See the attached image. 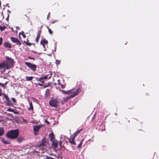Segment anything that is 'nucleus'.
<instances>
[{
    "mask_svg": "<svg viewBox=\"0 0 159 159\" xmlns=\"http://www.w3.org/2000/svg\"><path fill=\"white\" fill-rule=\"evenodd\" d=\"M84 141V139H83V140H82L81 142V143L78 145V148H80L81 146H82V142Z\"/></svg>",
    "mask_w": 159,
    "mask_h": 159,
    "instance_id": "obj_25",
    "label": "nucleus"
},
{
    "mask_svg": "<svg viewBox=\"0 0 159 159\" xmlns=\"http://www.w3.org/2000/svg\"><path fill=\"white\" fill-rule=\"evenodd\" d=\"M59 100L57 98H51L49 101L50 105L52 107H57L59 105Z\"/></svg>",
    "mask_w": 159,
    "mask_h": 159,
    "instance_id": "obj_4",
    "label": "nucleus"
},
{
    "mask_svg": "<svg viewBox=\"0 0 159 159\" xmlns=\"http://www.w3.org/2000/svg\"><path fill=\"white\" fill-rule=\"evenodd\" d=\"M48 19V17H47V19Z\"/></svg>",
    "mask_w": 159,
    "mask_h": 159,
    "instance_id": "obj_45",
    "label": "nucleus"
},
{
    "mask_svg": "<svg viewBox=\"0 0 159 159\" xmlns=\"http://www.w3.org/2000/svg\"><path fill=\"white\" fill-rule=\"evenodd\" d=\"M28 110L29 111L33 110V107L31 102L30 103V107L28 108Z\"/></svg>",
    "mask_w": 159,
    "mask_h": 159,
    "instance_id": "obj_18",
    "label": "nucleus"
},
{
    "mask_svg": "<svg viewBox=\"0 0 159 159\" xmlns=\"http://www.w3.org/2000/svg\"><path fill=\"white\" fill-rule=\"evenodd\" d=\"M25 64L31 70H36V66L32 63L29 62H25Z\"/></svg>",
    "mask_w": 159,
    "mask_h": 159,
    "instance_id": "obj_6",
    "label": "nucleus"
},
{
    "mask_svg": "<svg viewBox=\"0 0 159 159\" xmlns=\"http://www.w3.org/2000/svg\"><path fill=\"white\" fill-rule=\"evenodd\" d=\"M21 34L23 38H25L26 37V35L24 34V33L23 31H22L21 32H20L19 33V35L20 36V34Z\"/></svg>",
    "mask_w": 159,
    "mask_h": 159,
    "instance_id": "obj_22",
    "label": "nucleus"
},
{
    "mask_svg": "<svg viewBox=\"0 0 159 159\" xmlns=\"http://www.w3.org/2000/svg\"><path fill=\"white\" fill-rule=\"evenodd\" d=\"M33 78V76H27L26 80L28 81H30L32 80Z\"/></svg>",
    "mask_w": 159,
    "mask_h": 159,
    "instance_id": "obj_19",
    "label": "nucleus"
},
{
    "mask_svg": "<svg viewBox=\"0 0 159 159\" xmlns=\"http://www.w3.org/2000/svg\"><path fill=\"white\" fill-rule=\"evenodd\" d=\"M1 141L5 144H9L10 143V141L8 139H6L3 138H0Z\"/></svg>",
    "mask_w": 159,
    "mask_h": 159,
    "instance_id": "obj_10",
    "label": "nucleus"
},
{
    "mask_svg": "<svg viewBox=\"0 0 159 159\" xmlns=\"http://www.w3.org/2000/svg\"><path fill=\"white\" fill-rule=\"evenodd\" d=\"M48 31H49V33L50 34H52V31L49 28H48Z\"/></svg>",
    "mask_w": 159,
    "mask_h": 159,
    "instance_id": "obj_31",
    "label": "nucleus"
},
{
    "mask_svg": "<svg viewBox=\"0 0 159 159\" xmlns=\"http://www.w3.org/2000/svg\"><path fill=\"white\" fill-rule=\"evenodd\" d=\"M36 80L38 81H40L41 82V80H42V77H40V78H37V79H36Z\"/></svg>",
    "mask_w": 159,
    "mask_h": 159,
    "instance_id": "obj_27",
    "label": "nucleus"
},
{
    "mask_svg": "<svg viewBox=\"0 0 159 159\" xmlns=\"http://www.w3.org/2000/svg\"><path fill=\"white\" fill-rule=\"evenodd\" d=\"M4 131L2 128H0V136H1L3 134Z\"/></svg>",
    "mask_w": 159,
    "mask_h": 159,
    "instance_id": "obj_20",
    "label": "nucleus"
},
{
    "mask_svg": "<svg viewBox=\"0 0 159 159\" xmlns=\"http://www.w3.org/2000/svg\"><path fill=\"white\" fill-rule=\"evenodd\" d=\"M52 76V74H50L44 76L42 77V80L46 79H49Z\"/></svg>",
    "mask_w": 159,
    "mask_h": 159,
    "instance_id": "obj_14",
    "label": "nucleus"
},
{
    "mask_svg": "<svg viewBox=\"0 0 159 159\" xmlns=\"http://www.w3.org/2000/svg\"><path fill=\"white\" fill-rule=\"evenodd\" d=\"M4 98L6 99H7L8 98V96L6 95V94H4Z\"/></svg>",
    "mask_w": 159,
    "mask_h": 159,
    "instance_id": "obj_34",
    "label": "nucleus"
},
{
    "mask_svg": "<svg viewBox=\"0 0 159 159\" xmlns=\"http://www.w3.org/2000/svg\"><path fill=\"white\" fill-rule=\"evenodd\" d=\"M8 115H10V116H11V115H10V114H8Z\"/></svg>",
    "mask_w": 159,
    "mask_h": 159,
    "instance_id": "obj_47",
    "label": "nucleus"
},
{
    "mask_svg": "<svg viewBox=\"0 0 159 159\" xmlns=\"http://www.w3.org/2000/svg\"><path fill=\"white\" fill-rule=\"evenodd\" d=\"M60 91L63 94H68V91H65L63 90H60Z\"/></svg>",
    "mask_w": 159,
    "mask_h": 159,
    "instance_id": "obj_24",
    "label": "nucleus"
},
{
    "mask_svg": "<svg viewBox=\"0 0 159 159\" xmlns=\"http://www.w3.org/2000/svg\"><path fill=\"white\" fill-rule=\"evenodd\" d=\"M48 19V17H47V19Z\"/></svg>",
    "mask_w": 159,
    "mask_h": 159,
    "instance_id": "obj_46",
    "label": "nucleus"
},
{
    "mask_svg": "<svg viewBox=\"0 0 159 159\" xmlns=\"http://www.w3.org/2000/svg\"><path fill=\"white\" fill-rule=\"evenodd\" d=\"M40 33H41V31H39L38 33V34H37V36L36 37V41L37 42H38L39 39L40 37Z\"/></svg>",
    "mask_w": 159,
    "mask_h": 159,
    "instance_id": "obj_15",
    "label": "nucleus"
},
{
    "mask_svg": "<svg viewBox=\"0 0 159 159\" xmlns=\"http://www.w3.org/2000/svg\"><path fill=\"white\" fill-rule=\"evenodd\" d=\"M81 91L80 89V88H78L75 92L74 91L73 89H71V90L68 91V94H72L70 95V96H68L66 98V99L65 101L67 100L68 99L73 98L77 95L78 93L80 92Z\"/></svg>",
    "mask_w": 159,
    "mask_h": 159,
    "instance_id": "obj_3",
    "label": "nucleus"
},
{
    "mask_svg": "<svg viewBox=\"0 0 159 159\" xmlns=\"http://www.w3.org/2000/svg\"><path fill=\"white\" fill-rule=\"evenodd\" d=\"M75 137L74 136L71 135L69 139V141L71 144L75 145L76 143L74 141Z\"/></svg>",
    "mask_w": 159,
    "mask_h": 159,
    "instance_id": "obj_9",
    "label": "nucleus"
},
{
    "mask_svg": "<svg viewBox=\"0 0 159 159\" xmlns=\"http://www.w3.org/2000/svg\"><path fill=\"white\" fill-rule=\"evenodd\" d=\"M11 99L12 101H13L14 103L16 102V99L14 98H12Z\"/></svg>",
    "mask_w": 159,
    "mask_h": 159,
    "instance_id": "obj_30",
    "label": "nucleus"
},
{
    "mask_svg": "<svg viewBox=\"0 0 159 159\" xmlns=\"http://www.w3.org/2000/svg\"><path fill=\"white\" fill-rule=\"evenodd\" d=\"M24 42L27 44L29 46H30L31 44L29 43H26V42L25 41H24Z\"/></svg>",
    "mask_w": 159,
    "mask_h": 159,
    "instance_id": "obj_36",
    "label": "nucleus"
},
{
    "mask_svg": "<svg viewBox=\"0 0 159 159\" xmlns=\"http://www.w3.org/2000/svg\"><path fill=\"white\" fill-rule=\"evenodd\" d=\"M42 127V125H35L33 126V131L35 135H37L40 129Z\"/></svg>",
    "mask_w": 159,
    "mask_h": 159,
    "instance_id": "obj_5",
    "label": "nucleus"
},
{
    "mask_svg": "<svg viewBox=\"0 0 159 159\" xmlns=\"http://www.w3.org/2000/svg\"><path fill=\"white\" fill-rule=\"evenodd\" d=\"M57 21H58L57 20H54L52 21V23H55V22H57Z\"/></svg>",
    "mask_w": 159,
    "mask_h": 159,
    "instance_id": "obj_37",
    "label": "nucleus"
},
{
    "mask_svg": "<svg viewBox=\"0 0 159 159\" xmlns=\"http://www.w3.org/2000/svg\"><path fill=\"white\" fill-rule=\"evenodd\" d=\"M0 96H2V94H1V93H0Z\"/></svg>",
    "mask_w": 159,
    "mask_h": 159,
    "instance_id": "obj_44",
    "label": "nucleus"
},
{
    "mask_svg": "<svg viewBox=\"0 0 159 159\" xmlns=\"http://www.w3.org/2000/svg\"><path fill=\"white\" fill-rule=\"evenodd\" d=\"M11 39L13 42L16 43L17 45L20 46L21 44V43L19 41L18 39L16 38L11 37Z\"/></svg>",
    "mask_w": 159,
    "mask_h": 159,
    "instance_id": "obj_7",
    "label": "nucleus"
},
{
    "mask_svg": "<svg viewBox=\"0 0 159 159\" xmlns=\"http://www.w3.org/2000/svg\"><path fill=\"white\" fill-rule=\"evenodd\" d=\"M2 39L1 38H0V45H1L2 43Z\"/></svg>",
    "mask_w": 159,
    "mask_h": 159,
    "instance_id": "obj_32",
    "label": "nucleus"
},
{
    "mask_svg": "<svg viewBox=\"0 0 159 159\" xmlns=\"http://www.w3.org/2000/svg\"><path fill=\"white\" fill-rule=\"evenodd\" d=\"M48 159H55L54 158L48 156ZM55 159H62L61 157H55Z\"/></svg>",
    "mask_w": 159,
    "mask_h": 159,
    "instance_id": "obj_23",
    "label": "nucleus"
},
{
    "mask_svg": "<svg viewBox=\"0 0 159 159\" xmlns=\"http://www.w3.org/2000/svg\"><path fill=\"white\" fill-rule=\"evenodd\" d=\"M14 109H13V111H12V112H14L15 114H17L18 113V112L17 111H14Z\"/></svg>",
    "mask_w": 159,
    "mask_h": 159,
    "instance_id": "obj_38",
    "label": "nucleus"
},
{
    "mask_svg": "<svg viewBox=\"0 0 159 159\" xmlns=\"http://www.w3.org/2000/svg\"><path fill=\"white\" fill-rule=\"evenodd\" d=\"M5 28V27H0V29L1 30H3Z\"/></svg>",
    "mask_w": 159,
    "mask_h": 159,
    "instance_id": "obj_33",
    "label": "nucleus"
},
{
    "mask_svg": "<svg viewBox=\"0 0 159 159\" xmlns=\"http://www.w3.org/2000/svg\"><path fill=\"white\" fill-rule=\"evenodd\" d=\"M60 62V60H56V61L55 63L57 64V65L58 64H59Z\"/></svg>",
    "mask_w": 159,
    "mask_h": 159,
    "instance_id": "obj_26",
    "label": "nucleus"
},
{
    "mask_svg": "<svg viewBox=\"0 0 159 159\" xmlns=\"http://www.w3.org/2000/svg\"><path fill=\"white\" fill-rule=\"evenodd\" d=\"M19 131L18 129H12L8 131L6 134L7 137L11 139L17 138L19 134Z\"/></svg>",
    "mask_w": 159,
    "mask_h": 159,
    "instance_id": "obj_2",
    "label": "nucleus"
},
{
    "mask_svg": "<svg viewBox=\"0 0 159 159\" xmlns=\"http://www.w3.org/2000/svg\"><path fill=\"white\" fill-rule=\"evenodd\" d=\"M52 146L54 148H57L58 145V142L57 141L55 140H53V141H52Z\"/></svg>",
    "mask_w": 159,
    "mask_h": 159,
    "instance_id": "obj_11",
    "label": "nucleus"
},
{
    "mask_svg": "<svg viewBox=\"0 0 159 159\" xmlns=\"http://www.w3.org/2000/svg\"><path fill=\"white\" fill-rule=\"evenodd\" d=\"M57 81H58V85H60V80H58Z\"/></svg>",
    "mask_w": 159,
    "mask_h": 159,
    "instance_id": "obj_39",
    "label": "nucleus"
},
{
    "mask_svg": "<svg viewBox=\"0 0 159 159\" xmlns=\"http://www.w3.org/2000/svg\"><path fill=\"white\" fill-rule=\"evenodd\" d=\"M49 14H50V13H49V14H48V16H49Z\"/></svg>",
    "mask_w": 159,
    "mask_h": 159,
    "instance_id": "obj_43",
    "label": "nucleus"
},
{
    "mask_svg": "<svg viewBox=\"0 0 159 159\" xmlns=\"http://www.w3.org/2000/svg\"><path fill=\"white\" fill-rule=\"evenodd\" d=\"M38 85H40V86H43V85L42 84H40V83H38Z\"/></svg>",
    "mask_w": 159,
    "mask_h": 159,
    "instance_id": "obj_40",
    "label": "nucleus"
},
{
    "mask_svg": "<svg viewBox=\"0 0 159 159\" xmlns=\"http://www.w3.org/2000/svg\"><path fill=\"white\" fill-rule=\"evenodd\" d=\"M41 44L43 45V47L45 48V45L48 43V41L45 39H43L41 41Z\"/></svg>",
    "mask_w": 159,
    "mask_h": 159,
    "instance_id": "obj_12",
    "label": "nucleus"
},
{
    "mask_svg": "<svg viewBox=\"0 0 159 159\" xmlns=\"http://www.w3.org/2000/svg\"><path fill=\"white\" fill-rule=\"evenodd\" d=\"M46 143L45 142H42L39 145L38 148L39 149L44 150L45 149V147L46 146Z\"/></svg>",
    "mask_w": 159,
    "mask_h": 159,
    "instance_id": "obj_8",
    "label": "nucleus"
},
{
    "mask_svg": "<svg viewBox=\"0 0 159 159\" xmlns=\"http://www.w3.org/2000/svg\"><path fill=\"white\" fill-rule=\"evenodd\" d=\"M7 111H8L12 112V111H13V109L11 108H8L7 109Z\"/></svg>",
    "mask_w": 159,
    "mask_h": 159,
    "instance_id": "obj_29",
    "label": "nucleus"
},
{
    "mask_svg": "<svg viewBox=\"0 0 159 159\" xmlns=\"http://www.w3.org/2000/svg\"><path fill=\"white\" fill-rule=\"evenodd\" d=\"M4 46L6 47L11 48V45L7 42H5L4 43Z\"/></svg>",
    "mask_w": 159,
    "mask_h": 159,
    "instance_id": "obj_17",
    "label": "nucleus"
},
{
    "mask_svg": "<svg viewBox=\"0 0 159 159\" xmlns=\"http://www.w3.org/2000/svg\"><path fill=\"white\" fill-rule=\"evenodd\" d=\"M81 130H78L76 132H75V133H74L72 135H73L75 137V136H76V135L79 134L80 131Z\"/></svg>",
    "mask_w": 159,
    "mask_h": 159,
    "instance_id": "obj_21",
    "label": "nucleus"
},
{
    "mask_svg": "<svg viewBox=\"0 0 159 159\" xmlns=\"http://www.w3.org/2000/svg\"><path fill=\"white\" fill-rule=\"evenodd\" d=\"M7 84V83H5V84H3V83H0V85H2L3 87H5Z\"/></svg>",
    "mask_w": 159,
    "mask_h": 159,
    "instance_id": "obj_28",
    "label": "nucleus"
},
{
    "mask_svg": "<svg viewBox=\"0 0 159 159\" xmlns=\"http://www.w3.org/2000/svg\"><path fill=\"white\" fill-rule=\"evenodd\" d=\"M24 140V139L23 137H19L17 139V141L19 143H20L22 142Z\"/></svg>",
    "mask_w": 159,
    "mask_h": 159,
    "instance_id": "obj_16",
    "label": "nucleus"
},
{
    "mask_svg": "<svg viewBox=\"0 0 159 159\" xmlns=\"http://www.w3.org/2000/svg\"><path fill=\"white\" fill-rule=\"evenodd\" d=\"M41 82H42V83H44V81H42L41 80Z\"/></svg>",
    "mask_w": 159,
    "mask_h": 159,
    "instance_id": "obj_42",
    "label": "nucleus"
},
{
    "mask_svg": "<svg viewBox=\"0 0 159 159\" xmlns=\"http://www.w3.org/2000/svg\"><path fill=\"white\" fill-rule=\"evenodd\" d=\"M45 123H47L48 124H50V122L47 120H45Z\"/></svg>",
    "mask_w": 159,
    "mask_h": 159,
    "instance_id": "obj_35",
    "label": "nucleus"
},
{
    "mask_svg": "<svg viewBox=\"0 0 159 159\" xmlns=\"http://www.w3.org/2000/svg\"><path fill=\"white\" fill-rule=\"evenodd\" d=\"M48 89H47V91H48Z\"/></svg>",
    "mask_w": 159,
    "mask_h": 159,
    "instance_id": "obj_48",
    "label": "nucleus"
},
{
    "mask_svg": "<svg viewBox=\"0 0 159 159\" xmlns=\"http://www.w3.org/2000/svg\"><path fill=\"white\" fill-rule=\"evenodd\" d=\"M61 86L62 88H64V86L63 84H61Z\"/></svg>",
    "mask_w": 159,
    "mask_h": 159,
    "instance_id": "obj_41",
    "label": "nucleus"
},
{
    "mask_svg": "<svg viewBox=\"0 0 159 159\" xmlns=\"http://www.w3.org/2000/svg\"><path fill=\"white\" fill-rule=\"evenodd\" d=\"M13 59L11 58H9L7 60V63L6 62H3L0 63V71L3 72L5 71L6 69H9L11 66L13 64Z\"/></svg>",
    "mask_w": 159,
    "mask_h": 159,
    "instance_id": "obj_1",
    "label": "nucleus"
},
{
    "mask_svg": "<svg viewBox=\"0 0 159 159\" xmlns=\"http://www.w3.org/2000/svg\"><path fill=\"white\" fill-rule=\"evenodd\" d=\"M49 137L51 141H53V140H54V136L53 132L49 134Z\"/></svg>",
    "mask_w": 159,
    "mask_h": 159,
    "instance_id": "obj_13",
    "label": "nucleus"
}]
</instances>
